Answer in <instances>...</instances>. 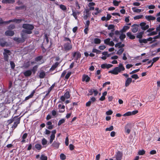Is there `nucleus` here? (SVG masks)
<instances>
[{
  "mask_svg": "<svg viewBox=\"0 0 160 160\" xmlns=\"http://www.w3.org/2000/svg\"><path fill=\"white\" fill-rule=\"evenodd\" d=\"M5 33L6 36H12L14 34V32L13 31L8 30L6 31Z\"/></svg>",
  "mask_w": 160,
  "mask_h": 160,
  "instance_id": "19",
  "label": "nucleus"
},
{
  "mask_svg": "<svg viewBox=\"0 0 160 160\" xmlns=\"http://www.w3.org/2000/svg\"><path fill=\"white\" fill-rule=\"evenodd\" d=\"M40 159V160H47L48 158L47 156H46L43 155H42L41 156Z\"/></svg>",
  "mask_w": 160,
  "mask_h": 160,
  "instance_id": "49",
  "label": "nucleus"
},
{
  "mask_svg": "<svg viewBox=\"0 0 160 160\" xmlns=\"http://www.w3.org/2000/svg\"><path fill=\"white\" fill-rule=\"evenodd\" d=\"M94 42L96 44H98L101 43V40L99 38H95L94 39Z\"/></svg>",
  "mask_w": 160,
  "mask_h": 160,
  "instance_id": "33",
  "label": "nucleus"
},
{
  "mask_svg": "<svg viewBox=\"0 0 160 160\" xmlns=\"http://www.w3.org/2000/svg\"><path fill=\"white\" fill-rule=\"evenodd\" d=\"M15 28V26L14 24H10L8 27V29H13Z\"/></svg>",
  "mask_w": 160,
  "mask_h": 160,
  "instance_id": "55",
  "label": "nucleus"
},
{
  "mask_svg": "<svg viewBox=\"0 0 160 160\" xmlns=\"http://www.w3.org/2000/svg\"><path fill=\"white\" fill-rule=\"evenodd\" d=\"M90 80V78L87 75H84L82 76V81L83 82L85 81L87 82H88Z\"/></svg>",
  "mask_w": 160,
  "mask_h": 160,
  "instance_id": "17",
  "label": "nucleus"
},
{
  "mask_svg": "<svg viewBox=\"0 0 160 160\" xmlns=\"http://www.w3.org/2000/svg\"><path fill=\"white\" fill-rule=\"evenodd\" d=\"M119 70L118 67L115 68L112 70H110L108 71L109 73H111L114 75H117L118 74L119 72H120L119 71Z\"/></svg>",
  "mask_w": 160,
  "mask_h": 160,
  "instance_id": "10",
  "label": "nucleus"
},
{
  "mask_svg": "<svg viewBox=\"0 0 160 160\" xmlns=\"http://www.w3.org/2000/svg\"><path fill=\"white\" fill-rule=\"evenodd\" d=\"M11 54V52L9 50L6 49H4L3 55L4 56V59L5 61H8L9 55H10Z\"/></svg>",
  "mask_w": 160,
  "mask_h": 160,
  "instance_id": "3",
  "label": "nucleus"
},
{
  "mask_svg": "<svg viewBox=\"0 0 160 160\" xmlns=\"http://www.w3.org/2000/svg\"><path fill=\"white\" fill-rule=\"evenodd\" d=\"M145 104L143 101H132L131 106L139 107Z\"/></svg>",
  "mask_w": 160,
  "mask_h": 160,
  "instance_id": "4",
  "label": "nucleus"
},
{
  "mask_svg": "<svg viewBox=\"0 0 160 160\" xmlns=\"http://www.w3.org/2000/svg\"><path fill=\"white\" fill-rule=\"evenodd\" d=\"M146 18L148 21L154 20L156 19L155 17L150 15L146 16H145Z\"/></svg>",
  "mask_w": 160,
  "mask_h": 160,
  "instance_id": "26",
  "label": "nucleus"
},
{
  "mask_svg": "<svg viewBox=\"0 0 160 160\" xmlns=\"http://www.w3.org/2000/svg\"><path fill=\"white\" fill-rule=\"evenodd\" d=\"M26 6L24 5H23L22 6H19V7L16 6L15 7V9L16 10H22V9H23L24 8H26Z\"/></svg>",
  "mask_w": 160,
  "mask_h": 160,
  "instance_id": "34",
  "label": "nucleus"
},
{
  "mask_svg": "<svg viewBox=\"0 0 160 160\" xmlns=\"http://www.w3.org/2000/svg\"><path fill=\"white\" fill-rule=\"evenodd\" d=\"M59 7L63 11H66L67 10V7H66L62 4H61L59 5Z\"/></svg>",
  "mask_w": 160,
  "mask_h": 160,
  "instance_id": "37",
  "label": "nucleus"
},
{
  "mask_svg": "<svg viewBox=\"0 0 160 160\" xmlns=\"http://www.w3.org/2000/svg\"><path fill=\"white\" fill-rule=\"evenodd\" d=\"M131 77L132 78L135 79H138L139 78L138 76L136 74H134L132 75L131 76Z\"/></svg>",
  "mask_w": 160,
  "mask_h": 160,
  "instance_id": "52",
  "label": "nucleus"
},
{
  "mask_svg": "<svg viewBox=\"0 0 160 160\" xmlns=\"http://www.w3.org/2000/svg\"><path fill=\"white\" fill-rule=\"evenodd\" d=\"M69 92L68 91H67L65 93L63 96H62L60 98L61 100H65L66 99H68L70 98Z\"/></svg>",
  "mask_w": 160,
  "mask_h": 160,
  "instance_id": "11",
  "label": "nucleus"
},
{
  "mask_svg": "<svg viewBox=\"0 0 160 160\" xmlns=\"http://www.w3.org/2000/svg\"><path fill=\"white\" fill-rule=\"evenodd\" d=\"M45 76V73L43 71H42L39 73V77L40 78H43Z\"/></svg>",
  "mask_w": 160,
  "mask_h": 160,
  "instance_id": "28",
  "label": "nucleus"
},
{
  "mask_svg": "<svg viewBox=\"0 0 160 160\" xmlns=\"http://www.w3.org/2000/svg\"><path fill=\"white\" fill-rule=\"evenodd\" d=\"M10 64L12 68L14 69L15 67V64L12 61L10 62Z\"/></svg>",
  "mask_w": 160,
  "mask_h": 160,
  "instance_id": "60",
  "label": "nucleus"
},
{
  "mask_svg": "<svg viewBox=\"0 0 160 160\" xmlns=\"http://www.w3.org/2000/svg\"><path fill=\"white\" fill-rule=\"evenodd\" d=\"M16 118V117H14L13 119H10L8 120V124H10L12 123L14 120H15V118Z\"/></svg>",
  "mask_w": 160,
  "mask_h": 160,
  "instance_id": "61",
  "label": "nucleus"
},
{
  "mask_svg": "<svg viewBox=\"0 0 160 160\" xmlns=\"http://www.w3.org/2000/svg\"><path fill=\"white\" fill-rule=\"evenodd\" d=\"M72 57L75 60H77L81 58V54L79 52L77 51L72 53Z\"/></svg>",
  "mask_w": 160,
  "mask_h": 160,
  "instance_id": "5",
  "label": "nucleus"
},
{
  "mask_svg": "<svg viewBox=\"0 0 160 160\" xmlns=\"http://www.w3.org/2000/svg\"><path fill=\"white\" fill-rule=\"evenodd\" d=\"M64 43L62 47V50L66 52L71 50L72 48V45L71 40L66 37H63Z\"/></svg>",
  "mask_w": 160,
  "mask_h": 160,
  "instance_id": "1",
  "label": "nucleus"
},
{
  "mask_svg": "<svg viewBox=\"0 0 160 160\" xmlns=\"http://www.w3.org/2000/svg\"><path fill=\"white\" fill-rule=\"evenodd\" d=\"M139 70H140L139 69H137L135 70H134L132 71L131 72H130L129 73V74H132L136 73L138 72L139 71Z\"/></svg>",
  "mask_w": 160,
  "mask_h": 160,
  "instance_id": "59",
  "label": "nucleus"
},
{
  "mask_svg": "<svg viewBox=\"0 0 160 160\" xmlns=\"http://www.w3.org/2000/svg\"><path fill=\"white\" fill-rule=\"evenodd\" d=\"M48 141L45 138H43L42 140V145H46Z\"/></svg>",
  "mask_w": 160,
  "mask_h": 160,
  "instance_id": "42",
  "label": "nucleus"
},
{
  "mask_svg": "<svg viewBox=\"0 0 160 160\" xmlns=\"http://www.w3.org/2000/svg\"><path fill=\"white\" fill-rule=\"evenodd\" d=\"M21 38H14V40L18 43H23L27 38V36L25 33H21Z\"/></svg>",
  "mask_w": 160,
  "mask_h": 160,
  "instance_id": "2",
  "label": "nucleus"
},
{
  "mask_svg": "<svg viewBox=\"0 0 160 160\" xmlns=\"http://www.w3.org/2000/svg\"><path fill=\"white\" fill-rule=\"evenodd\" d=\"M23 74L26 77H28L31 75L32 71L30 70H26L23 72Z\"/></svg>",
  "mask_w": 160,
  "mask_h": 160,
  "instance_id": "15",
  "label": "nucleus"
},
{
  "mask_svg": "<svg viewBox=\"0 0 160 160\" xmlns=\"http://www.w3.org/2000/svg\"><path fill=\"white\" fill-rule=\"evenodd\" d=\"M35 93V91L34 90H33L30 95L26 97L24 100H28L32 98V96H33V95Z\"/></svg>",
  "mask_w": 160,
  "mask_h": 160,
  "instance_id": "30",
  "label": "nucleus"
},
{
  "mask_svg": "<svg viewBox=\"0 0 160 160\" xmlns=\"http://www.w3.org/2000/svg\"><path fill=\"white\" fill-rule=\"evenodd\" d=\"M113 65L110 64H107L106 63H104L101 65V68L102 69H105L107 68L108 69L112 67Z\"/></svg>",
  "mask_w": 160,
  "mask_h": 160,
  "instance_id": "14",
  "label": "nucleus"
},
{
  "mask_svg": "<svg viewBox=\"0 0 160 160\" xmlns=\"http://www.w3.org/2000/svg\"><path fill=\"white\" fill-rule=\"evenodd\" d=\"M124 51V49L123 48H121L117 52V54L120 55Z\"/></svg>",
  "mask_w": 160,
  "mask_h": 160,
  "instance_id": "40",
  "label": "nucleus"
},
{
  "mask_svg": "<svg viewBox=\"0 0 160 160\" xmlns=\"http://www.w3.org/2000/svg\"><path fill=\"white\" fill-rule=\"evenodd\" d=\"M130 28V27L128 26H124L122 29L120 31V32L121 33H122L123 32H125L126 31Z\"/></svg>",
  "mask_w": 160,
  "mask_h": 160,
  "instance_id": "25",
  "label": "nucleus"
},
{
  "mask_svg": "<svg viewBox=\"0 0 160 160\" xmlns=\"http://www.w3.org/2000/svg\"><path fill=\"white\" fill-rule=\"evenodd\" d=\"M32 30H30L29 29L23 30L22 31V33H26L28 34H31L32 33Z\"/></svg>",
  "mask_w": 160,
  "mask_h": 160,
  "instance_id": "32",
  "label": "nucleus"
},
{
  "mask_svg": "<svg viewBox=\"0 0 160 160\" xmlns=\"http://www.w3.org/2000/svg\"><path fill=\"white\" fill-rule=\"evenodd\" d=\"M117 67L119 70V72H120L122 71H124L125 70L124 67L121 63L120 64L118 65V67Z\"/></svg>",
  "mask_w": 160,
  "mask_h": 160,
  "instance_id": "27",
  "label": "nucleus"
},
{
  "mask_svg": "<svg viewBox=\"0 0 160 160\" xmlns=\"http://www.w3.org/2000/svg\"><path fill=\"white\" fill-rule=\"evenodd\" d=\"M138 112V111L137 110H134L132 112H128L124 114L123 116H126L133 115L137 114Z\"/></svg>",
  "mask_w": 160,
  "mask_h": 160,
  "instance_id": "7",
  "label": "nucleus"
},
{
  "mask_svg": "<svg viewBox=\"0 0 160 160\" xmlns=\"http://www.w3.org/2000/svg\"><path fill=\"white\" fill-rule=\"evenodd\" d=\"M20 122V118H18L14 122V124L12 126V128L15 129Z\"/></svg>",
  "mask_w": 160,
  "mask_h": 160,
  "instance_id": "20",
  "label": "nucleus"
},
{
  "mask_svg": "<svg viewBox=\"0 0 160 160\" xmlns=\"http://www.w3.org/2000/svg\"><path fill=\"white\" fill-rule=\"evenodd\" d=\"M60 158L61 159L64 160L66 158V156L63 153H62L60 155Z\"/></svg>",
  "mask_w": 160,
  "mask_h": 160,
  "instance_id": "54",
  "label": "nucleus"
},
{
  "mask_svg": "<svg viewBox=\"0 0 160 160\" xmlns=\"http://www.w3.org/2000/svg\"><path fill=\"white\" fill-rule=\"evenodd\" d=\"M126 37V35L125 34L123 33L121 34L119 36V38L121 40L123 41V39L125 38Z\"/></svg>",
  "mask_w": 160,
  "mask_h": 160,
  "instance_id": "38",
  "label": "nucleus"
},
{
  "mask_svg": "<svg viewBox=\"0 0 160 160\" xmlns=\"http://www.w3.org/2000/svg\"><path fill=\"white\" fill-rule=\"evenodd\" d=\"M144 31H142L139 32L136 36L137 38H138L139 39H141L142 37V36L144 34Z\"/></svg>",
  "mask_w": 160,
  "mask_h": 160,
  "instance_id": "29",
  "label": "nucleus"
},
{
  "mask_svg": "<svg viewBox=\"0 0 160 160\" xmlns=\"http://www.w3.org/2000/svg\"><path fill=\"white\" fill-rule=\"evenodd\" d=\"M132 81L131 78H128L125 81V86L126 87H128L131 83Z\"/></svg>",
  "mask_w": 160,
  "mask_h": 160,
  "instance_id": "18",
  "label": "nucleus"
},
{
  "mask_svg": "<svg viewBox=\"0 0 160 160\" xmlns=\"http://www.w3.org/2000/svg\"><path fill=\"white\" fill-rule=\"evenodd\" d=\"M132 10L135 13H139L141 12V9H136L135 7L132 8Z\"/></svg>",
  "mask_w": 160,
  "mask_h": 160,
  "instance_id": "31",
  "label": "nucleus"
},
{
  "mask_svg": "<svg viewBox=\"0 0 160 160\" xmlns=\"http://www.w3.org/2000/svg\"><path fill=\"white\" fill-rule=\"evenodd\" d=\"M72 15L75 18V19H77V15L76 13V12L74 11L73 10L72 11Z\"/></svg>",
  "mask_w": 160,
  "mask_h": 160,
  "instance_id": "63",
  "label": "nucleus"
},
{
  "mask_svg": "<svg viewBox=\"0 0 160 160\" xmlns=\"http://www.w3.org/2000/svg\"><path fill=\"white\" fill-rule=\"evenodd\" d=\"M143 17L142 15H138L135 16L134 17V20H137L138 19H140L142 18Z\"/></svg>",
  "mask_w": 160,
  "mask_h": 160,
  "instance_id": "44",
  "label": "nucleus"
},
{
  "mask_svg": "<svg viewBox=\"0 0 160 160\" xmlns=\"http://www.w3.org/2000/svg\"><path fill=\"white\" fill-rule=\"evenodd\" d=\"M110 39L109 38L106 39L104 40V42L105 44L108 45L110 42Z\"/></svg>",
  "mask_w": 160,
  "mask_h": 160,
  "instance_id": "51",
  "label": "nucleus"
},
{
  "mask_svg": "<svg viewBox=\"0 0 160 160\" xmlns=\"http://www.w3.org/2000/svg\"><path fill=\"white\" fill-rule=\"evenodd\" d=\"M60 145V143L58 142L54 141L52 145V146L58 149L59 148Z\"/></svg>",
  "mask_w": 160,
  "mask_h": 160,
  "instance_id": "22",
  "label": "nucleus"
},
{
  "mask_svg": "<svg viewBox=\"0 0 160 160\" xmlns=\"http://www.w3.org/2000/svg\"><path fill=\"white\" fill-rule=\"evenodd\" d=\"M156 31H153L151 32H150V33L148 34L147 35L148 36H151L154 35H156L157 34V32Z\"/></svg>",
  "mask_w": 160,
  "mask_h": 160,
  "instance_id": "39",
  "label": "nucleus"
},
{
  "mask_svg": "<svg viewBox=\"0 0 160 160\" xmlns=\"http://www.w3.org/2000/svg\"><path fill=\"white\" fill-rule=\"evenodd\" d=\"M159 58L158 57H155L153 58L152 59V62L153 63H154V62H157V61L159 59Z\"/></svg>",
  "mask_w": 160,
  "mask_h": 160,
  "instance_id": "58",
  "label": "nucleus"
},
{
  "mask_svg": "<svg viewBox=\"0 0 160 160\" xmlns=\"http://www.w3.org/2000/svg\"><path fill=\"white\" fill-rule=\"evenodd\" d=\"M72 73L71 72H69L65 76V79L67 80L69 78L70 76L71 75Z\"/></svg>",
  "mask_w": 160,
  "mask_h": 160,
  "instance_id": "47",
  "label": "nucleus"
},
{
  "mask_svg": "<svg viewBox=\"0 0 160 160\" xmlns=\"http://www.w3.org/2000/svg\"><path fill=\"white\" fill-rule=\"evenodd\" d=\"M15 2L14 0H2V1L3 3H13Z\"/></svg>",
  "mask_w": 160,
  "mask_h": 160,
  "instance_id": "23",
  "label": "nucleus"
},
{
  "mask_svg": "<svg viewBox=\"0 0 160 160\" xmlns=\"http://www.w3.org/2000/svg\"><path fill=\"white\" fill-rule=\"evenodd\" d=\"M120 2H118L116 0H114L113 2V5L115 6H118Z\"/></svg>",
  "mask_w": 160,
  "mask_h": 160,
  "instance_id": "48",
  "label": "nucleus"
},
{
  "mask_svg": "<svg viewBox=\"0 0 160 160\" xmlns=\"http://www.w3.org/2000/svg\"><path fill=\"white\" fill-rule=\"evenodd\" d=\"M145 151L143 150H140L138 151V154L140 155H142L145 153Z\"/></svg>",
  "mask_w": 160,
  "mask_h": 160,
  "instance_id": "46",
  "label": "nucleus"
},
{
  "mask_svg": "<svg viewBox=\"0 0 160 160\" xmlns=\"http://www.w3.org/2000/svg\"><path fill=\"white\" fill-rule=\"evenodd\" d=\"M113 127L112 126H111L109 128H106V131H111L113 129Z\"/></svg>",
  "mask_w": 160,
  "mask_h": 160,
  "instance_id": "53",
  "label": "nucleus"
},
{
  "mask_svg": "<svg viewBox=\"0 0 160 160\" xmlns=\"http://www.w3.org/2000/svg\"><path fill=\"white\" fill-rule=\"evenodd\" d=\"M55 82L51 86V87H50L48 89V94L52 90L53 88H54V87L55 86Z\"/></svg>",
  "mask_w": 160,
  "mask_h": 160,
  "instance_id": "35",
  "label": "nucleus"
},
{
  "mask_svg": "<svg viewBox=\"0 0 160 160\" xmlns=\"http://www.w3.org/2000/svg\"><path fill=\"white\" fill-rule=\"evenodd\" d=\"M95 5V3L93 2H90L88 4V7H93Z\"/></svg>",
  "mask_w": 160,
  "mask_h": 160,
  "instance_id": "64",
  "label": "nucleus"
},
{
  "mask_svg": "<svg viewBox=\"0 0 160 160\" xmlns=\"http://www.w3.org/2000/svg\"><path fill=\"white\" fill-rule=\"evenodd\" d=\"M140 25L141 27V28L143 30H145L148 29L149 27L148 25H146L145 22H142L140 23Z\"/></svg>",
  "mask_w": 160,
  "mask_h": 160,
  "instance_id": "8",
  "label": "nucleus"
},
{
  "mask_svg": "<svg viewBox=\"0 0 160 160\" xmlns=\"http://www.w3.org/2000/svg\"><path fill=\"white\" fill-rule=\"evenodd\" d=\"M127 36L131 39H134L135 38V36L132 34L130 32H128L127 33Z\"/></svg>",
  "mask_w": 160,
  "mask_h": 160,
  "instance_id": "24",
  "label": "nucleus"
},
{
  "mask_svg": "<svg viewBox=\"0 0 160 160\" xmlns=\"http://www.w3.org/2000/svg\"><path fill=\"white\" fill-rule=\"evenodd\" d=\"M114 28V26L113 25L110 24L109 25L108 27V29L110 30L113 29Z\"/></svg>",
  "mask_w": 160,
  "mask_h": 160,
  "instance_id": "62",
  "label": "nucleus"
},
{
  "mask_svg": "<svg viewBox=\"0 0 160 160\" xmlns=\"http://www.w3.org/2000/svg\"><path fill=\"white\" fill-rule=\"evenodd\" d=\"M94 101H89L88 102L86 103V106L87 107H89L91 103L93 102Z\"/></svg>",
  "mask_w": 160,
  "mask_h": 160,
  "instance_id": "57",
  "label": "nucleus"
},
{
  "mask_svg": "<svg viewBox=\"0 0 160 160\" xmlns=\"http://www.w3.org/2000/svg\"><path fill=\"white\" fill-rule=\"evenodd\" d=\"M65 122V120L64 119H62L60 120L58 122V126L64 123Z\"/></svg>",
  "mask_w": 160,
  "mask_h": 160,
  "instance_id": "50",
  "label": "nucleus"
},
{
  "mask_svg": "<svg viewBox=\"0 0 160 160\" xmlns=\"http://www.w3.org/2000/svg\"><path fill=\"white\" fill-rule=\"evenodd\" d=\"M122 156V153L120 151H118L115 155V160H121Z\"/></svg>",
  "mask_w": 160,
  "mask_h": 160,
  "instance_id": "9",
  "label": "nucleus"
},
{
  "mask_svg": "<svg viewBox=\"0 0 160 160\" xmlns=\"http://www.w3.org/2000/svg\"><path fill=\"white\" fill-rule=\"evenodd\" d=\"M44 38L45 39L47 43L48 44V43L49 42V40L48 39V36L47 34H45L44 35Z\"/></svg>",
  "mask_w": 160,
  "mask_h": 160,
  "instance_id": "56",
  "label": "nucleus"
},
{
  "mask_svg": "<svg viewBox=\"0 0 160 160\" xmlns=\"http://www.w3.org/2000/svg\"><path fill=\"white\" fill-rule=\"evenodd\" d=\"M42 58L43 57L42 56L37 57L35 58V61L36 62L40 61Z\"/></svg>",
  "mask_w": 160,
  "mask_h": 160,
  "instance_id": "41",
  "label": "nucleus"
},
{
  "mask_svg": "<svg viewBox=\"0 0 160 160\" xmlns=\"http://www.w3.org/2000/svg\"><path fill=\"white\" fill-rule=\"evenodd\" d=\"M138 25L136 24H134L132 25V31L133 33L136 32L138 30Z\"/></svg>",
  "mask_w": 160,
  "mask_h": 160,
  "instance_id": "13",
  "label": "nucleus"
},
{
  "mask_svg": "<svg viewBox=\"0 0 160 160\" xmlns=\"http://www.w3.org/2000/svg\"><path fill=\"white\" fill-rule=\"evenodd\" d=\"M59 63L58 62H55L54 64L52 65L51 67L50 68L49 70L50 71H54L56 68L58 67Z\"/></svg>",
  "mask_w": 160,
  "mask_h": 160,
  "instance_id": "16",
  "label": "nucleus"
},
{
  "mask_svg": "<svg viewBox=\"0 0 160 160\" xmlns=\"http://www.w3.org/2000/svg\"><path fill=\"white\" fill-rule=\"evenodd\" d=\"M38 68V65H36L34 66L30 70L32 71V73L34 75L37 71Z\"/></svg>",
  "mask_w": 160,
  "mask_h": 160,
  "instance_id": "21",
  "label": "nucleus"
},
{
  "mask_svg": "<svg viewBox=\"0 0 160 160\" xmlns=\"http://www.w3.org/2000/svg\"><path fill=\"white\" fill-rule=\"evenodd\" d=\"M138 41L140 43H147L146 39H139Z\"/></svg>",
  "mask_w": 160,
  "mask_h": 160,
  "instance_id": "36",
  "label": "nucleus"
},
{
  "mask_svg": "<svg viewBox=\"0 0 160 160\" xmlns=\"http://www.w3.org/2000/svg\"><path fill=\"white\" fill-rule=\"evenodd\" d=\"M152 37H149L147 39H146L147 42H148V41H152L150 43H151L152 42H153L155 41V40H153L152 41Z\"/></svg>",
  "mask_w": 160,
  "mask_h": 160,
  "instance_id": "45",
  "label": "nucleus"
},
{
  "mask_svg": "<svg viewBox=\"0 0 160 160\" xmlns=\"http://www.w3.org/2000/svg\"><path fill=\"white\" fill-rule=\"evenodd\" d=\"M35 147L37 149L40 150L42 148V146L40 144H37L35 145Z\"/></svg>",
  "mask_w": 160,
  "mask_h": 160,
  "instance_id": "43",
  "label": "nucleus"
},
{
  "mask_svg": "<svg viewBox=\"0 0 160 160\" xmlns=\"http://www.w3.org/2000/svg\"><path fill=\"white\" fill-rule=\"evenodd\" d=\"M131 123L129 122L127 123L125 127V132L128 134H129L130 132V130L129 128H131Z\"/></svg>",
  "mask_w": 160,
  "mask_h": 160,
  "instance_id": "12",
  "label": "nucleus"
},
{
  "mask_svg": "<svg viewBox=\"0 0 160 160\" xmlns=\"http://www.w3.org/2000/svg\"><path fill=\"white\" fill-rule=\"evenodd\" d=\"M22 28L26 29L32 30L34 29V27L33 25L29 24H23L22 25Z\"/></svg>",
  "mask_w": 160,
  "mask_h": 160,
  "instance_id": "6",
  "label": "nucleus"
}]
</instances>
